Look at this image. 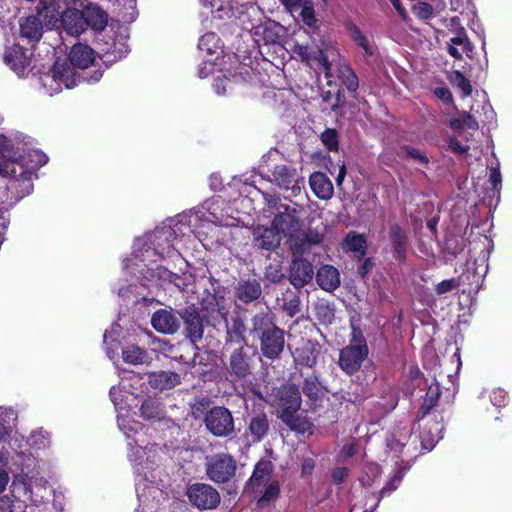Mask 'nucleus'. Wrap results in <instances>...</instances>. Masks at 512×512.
I'll list each match as a JSON object with an SVG mask.
<instances>
[{
	"mask_svg": "<svg viewBox=\"0 0 512 512\" xmlns=\"http://www.w3.org/2000/svg\"><path fill=\"white\" fill-rule=\"evenodd\" d=\"M272 479V465L268 461H260L255 466L253 474L249 481V487L254 493H261L262 488L271 483Z\"/></svg>",
	"mask_w": 512,
	"mask_h": 512,
	"instance_id": "aec40b11",
	"label": "nucleus"
},
{
	"mask_svg": "<svg viewBox=\"0 0 512 512\" xmlns=\"http://www.w3.org/2000/svg\"><path fill=\"white\" fill-rule=\"evenodd\" d=\"M198 48L203 58H214L215 62L223 53L221 41L215 33L203 35L199 40Z\"/></svg>",
	"mask_w": 512,
	"mask_h": 512,
	"instance_id": "bb28decb",
	"label": "nucleus"
},
{
	"mask_svg": "<svg viewBox=\"0 0 512 512\" xmlns=\"http://www.w3.org/2000/svg\"><path fill=\"white\" fill-rule=\"evenodd\" d=\"M296 412H281L282 421L290 427L291 430L298 433H312V424L304 416L296 415Z\"/></svg>",
	"mask_w": 512,
	"mask_h": 512,
	"instance_id": "f704fd0d",
	"label": "nucleus"
},
{
	"mask_svg": "<svg viewBox=\"0 0 512 512\" xmlns=\"http://www.w3.org/2000/svg\"><path fill=\"white\" fill-rule=\"evenodd\" d=\"M149 384L155 389H171L180 383L179 374L172 371L152 372L148 377Z\"/></svg>",
	"mask_w": 512,
	"mask_h": 512,
	"instance_id": "c756f323",
	"label": "nucleus"
},
{
	"mask_svg": "<svg viewBox=\"0 0 512 512\" xmlns=\"http://www.w3.org/2000/svg\"><path fill=\"white\" fill-rule=\"evenodd\" d=\"M4 61L18 75H23L29 65V58L19 45H13L5 51Z\"/></svg>",
	"mask_w": 512,
	"mask_h": 512,
	"instance_id": "4be33fe9",
	"label": "nucleus"
},
{
	"mask_svg": "<svg viewBox=\"0 0 512 512\" xmlns=\"http://www.w3.org/2000/svg\"><path fill=\"white\" fill-rule=\"evenodd\" d=\"M203 5L209 7L215 18L230 19L234 16L233 0H201Z\"/></svg>",
	"mask_w": 512,
	"mask_h": 512,
	"instance_id": "473e14b6",
	"label": "nucleus"
},
{
	"mask_svg": "<svg viewBox=\"0 0 512 512\" xmlns=\"http://www.w3.org/2000/svg\"><path fill=\"white\" fill-rule=\"evenodd\" d=\"M207 430L216 437H227L234 432V419L231 412L221 406L211 408L205 415Z\"/></svg>",
	"mask_w": 512,
	"mask_h": 512,
	"instance_id": "9d476101",
	"label": "nucleus"
},
{
	"mask_svg": "<svg viewBox=\"0 0 512 512\" xmlns=\"http://www.w3.org/2000/svg\"><path fill=\"white\" fill-rule=\"evenodd\" d=\"M187 335L192 342H197L203 336V323L200 315L194 310H186L183 316Z\"/></svg>",
	"mask_w": 512,
	"mask_h": 512,
	"instance_id": "2f4dec72",
	"label": "nucleus"
},
{
	"mask_svg": "<svg viewBox=\"0 0 512 512\" xmlns=\"http://www.w3.org/2000/svg\"><path fill=\"white\" fill-rule=\"evenodd\" d=\"M413 12L422 19H427L432 14V7L425 3V2H419L416 5L413 6Z\"/></svg>",
	"mask_w": 512,
	"mask_h": 512,
	"instance_id": "4d7b16f0",
	"label": "nucleus"
},
{
	"mask_svg": "<svg viewBox=\"0 0 512 512\" xmlns=\"http://www.w3.org/2000/svg\"><path fill=\"white\" fill-rule=\"evenodd\" d=\"M139 415L147 421H159L164 418V408L158 399L147 397L139 407Z\"/></svg>",
	"mask_w": 512,
	"mask_h": 512,
	"instance_id": "7c9ffc66",
	"label": "nucleus"
},
{
	"mask_svg": "<svg viewBox=\"0 0 512 512\" xmlns=\"http://www.w3.org/2000/svg\"><path fill=\"white\" fill-rule=\"evenodd\" d=\"M236 294L241 301L245 303L252 302L261 294L260 284L255 280L240 283L237 287Z\"/></svg>",
	"mask_w": 512,
	"mask_h": 512,
	"instance_id": "ea45409f",
	"label": "nucleus"
},
{
	"mask_svg": "<svg viewBox=\"0 0 512 512\" xmlns=\"http://www.w3.org/2000/svg\"><path fill=\"white\" fill-rule=\"evenodd\" d=\"M279 492V484L276 480H273L262 488V496L259 498V504L276 500L279 496Z\"/></svg>",
	"mask_w": 512,
	"mask_h": 512,
	"instance_id": "8fccbe9b",
	"label": "nucleus"
},
{
	"mask_svg": "<svg viewBox=\"0 0 512 512\" xmlns=\"http://www.w3.org/2000/svg\"><path fill=\"white\" fill-rule=\"evenodd\" d=\"M129 52L127 37L123 34L109 37L102 48V59L105 63H111L123 58Z\"/></svg>",
	"mask_w": 512,
	"mask_h": 512,
	"instance_id": "dca6fc26",
	"label": "nucleus"
},
{
	"mask_svg": "<svg viewBox=\"0 0 512 512\" xmlns=\"http://www.w3.org/2000/svg\"><path fill=\"white\" fill-rule=\"evenodd\" d=\"M120 326L113 324L109 330L104 333V344L106 345L107 355L110 359H113L117 354L118 343L116 342V336L119 335Z\"/></svg>",
	"mask_w": 512,
	"mask_h": 512,
	"instance_id": "a18cd8bd",
	"label": "nucleus"
},
{
	"mask_svg": "<svg viewBox=\"0 0 512 512\" xmlns=\"http://www.w3.org/2000/svg\"><path fill=\"white\" fill-rule=\"evenodd\" d=\"M123 384L113 386L110 389V397L118 412L117 424L118 428L123 432L128 440V459L132 463L134 472L138 477L153 482L155 477L153 472L160 465L163 448L156 443H146L144 438L134 439L144 425L135 420L124 406V402L128 399Z\"/></svg>",
	"mask_w": 512,
	"mask_h": 512,
	"instance_id": "f03ea898",
	"label": "nucleus"
},
{
	"mask_svg": "<svg viewBox=\"0 0 512 512\" xmlns=\"http://www.w3.org/2000/svg\"><path fill=\"white\" fill-rule=\"evenodd\" d=\"M473 46L464 29H461L447 43V51L455 59H462L463 54L472 52Z\"/></svg>",
	"mask_w": 512,
	"mask_h": 512,
	"instance_id": "cd10ccee",
	"label": "nucleus"
},
{
	"mask_svg": "<svg viewBox=\"0 0 512 512\" xmlns=\"http://www.w3.org/2000/svg\"><path fill=\"white\" fill-rule=\"evenodd\" d=\"M275 404L281 412H297L301 406L299 390L291 384L281 386L276 392Z\"/></svg>",
	"mask_w": 512,
	"mask_h": 512,
	"instance_id": "4468645a",
	"label": "nucleus"
},
{
	"mask_svg": "<svg viewBox=\"0 0 512 512\" xmlns=\"http://www.w3.org/2000/svg\"><path fill=\"white\" fill-rule=\"evenodd\" d=\"M186 495L192 505L199 509H214L220 503V495L212 486L204 483H195L187 488Z\"/></svg>",
	"mask_w": 512,
	"mask_h": 512,
	"instance_id": "9b49d317",
	"label": "nucleus"
},
{
	"mask_svg": "<svg viewBox=\"0 0 512 512\" xmlns=\"http://www.w3.org/2000/svg\"><path fill=\"white\" fill-rule=\"evenodd\" d=\"M435 95L445 103H451L453 100L450 90L446 87H438L434 91Z\"/></svg>",
	"mask_w": 512,
	"mask_h": 512,
	"instance_id": "680f3d73",
	"label": "nucleus"
},
{
	"mask_svg": "<svg viewBox=\"0 0 512 512\" xmlns=\"http://www.w3.org/2000/svg\"><path fill=\"white\" fill-rule=\"evenodd\" d=\"M506 394L503 390H496L491 395V401L494 405H502L505 402Z\"/></svg>",
	"mask_w": 512,
	"mask_h": 512,
	"instance_id": "338daca9",
	"label": "nucleus"
},
{
	"mask_svg": "<svg viewBox=\"0 0 512 512\" xmlns=\"http://www.w3.org/2000/svg\"><path fill=\"white\" fill-rule=\"evenodd\" d=\"M265 18L264 12L255 4L246 5L238 16L240 25L251 34L255 32L257 26H259Z\"/></svg>",
	"mask_w": 512,
	"mask_h": 512,
	"instance_id": "412c9836",
	"label": "nucleus"
},
{
	"mask_svg": "<svg viewBox=\"0 0 512 512\" xmlns=\"http://www.w3.org/2000/svg\"><path fill=\"white\" fill-rule=\"evenodd\" d=\"M153 328L163 334H174L180 327V317L172 309H159L151 317Z\"/></svg>",
	"mask_w": 512,
	"mask_h": 512,
	"instance_id": "ddd939ff",
	"label": "nucleus"
},
{
	"mask_svg": "<svg viewBox=\"0 0 512 512\" xmlns=\"http://www.w3.org/2000/svg\"><path fill=\"white\" fill-rule=\"evenodd\" d=\"M229 369L239 378H244L250 373L249 358L241 348L230 356Z\"/></svg>",
	"mask_w": 512,
	"mask_h": 512,
	"instance_id": "72a5a7b5",
	"label": "nucleus"
},
{
	"mask_svg": "<svg viewBox=\"0 0 512 512\" xmlns=\"http://www.w3.org/2000/svg\"><path fill=\"white\" fill-rule=\"evenodd\" d=\"M349 30L352 40L363 49L364 55L372 56L375 52V47L368 38L356 26H351Z\"/></svg>",
	"mask_w": 512,
	"mask_h": 512,
	"instance_id": "c03bdc74",
	"label": "nucleus"
},
{
	"mask_svg": "<svg viewBox=\"0 0 512 512\" xmlns=\"http://www.w3.org/2000/svg\"><path fill=\"white\" fill-rule=\"evenodd\" d=\"M402 477H403V475L401 474V472L397 471L395 473V475L390 479V481L387 484V486H385L381 490V496L385 495L388 492H391V491L395 490L398 487V485L400 484V482L402 480Z\"/></svg>",
	"mask_w": 512,
	"mask_h": 512,
	"instance_id": "052dcab7",
	"label": "nucleus"
},
{
	"mask_svg": "<svg viewBox=\"0 0 512 512\" xmlns=\"http://www.w3.org/2000/svg\"><path fill=\"white\" fill-rule=\"evenodd\" d=\"M272 176L274 183L280 188L290 191L292 196L300 194L304 184V177L296 168L286 164H279L274 167Z\"/></svg>",
	"mask_w": 512,
	"mask_h": 512,
	"instance_id": "f8f14e48",
	"label": "nucleus"
},
{
	"mask_svg": "<svg viewBox=\"0 0 512 512\" xmlns=\"http://www.w3.org/2000/svg\"><path fill=\"white\" fill-rule=\"evenodd\" d=\"M346 245L350 251L364 253L365 239L362 235L349 234L346 238Z\"/></svg>",
	"mask_w": 512,
	"mask_h": 512,
	"instance_id": "864d4df0",
	"label": "nucleus"
},
{
	"mask_svg": "<svg viewBox=\"0 0 512 512\" xmlns=\"http://www.w3.org/2000/svg\"><path fill=\"white\" fill-rule=\"evenodd\" d=\"M460 286L459 278H451L447 280H443L438 283L435 287V292L437 295H442L457 289Z\"/></svg>",
	"mask_w": 512,
	"mask_h": 512,
	"instance_id": "5fc2aeb1",
	"label": "nucleus"
},
{
	"mask_svg": "<svg viewBox=\"0 0 512 512\" xmlns=\"http://www.w3.org/2000/svg\"><path fill=\"white\" fill-rule=\"evenodd\" d=\"M348 474L347 468H336L333 470L332 478L337 484L342 483Z\"/></svg>",
	"mask_w": 512,
	"mask_h": 512,
	"instance_id": "0e129e2a",
	"label": "nucleus"
},
{
	"mask_svg": "<svg viewBox=\"0 0 512 512\" xmlns=\"http://www.w3.org/2000/svg\"><path fill=\"white\" fill-rule=\"evenodd\" d=\"M47 156L39 150H28L21 159L16 158L10 139L0 134V175L29 184L35 170L47 163Z\"/></svg>",
	"mask_w": 512,
	"mask_h": 512,
	"instance_id": "20e7f679",
	"label": "nucleus"
},
{
	"mask_svg": "<svg viewBox=\"0 0 512 512\" xmlns=\"http://www.w3.org/2000/svg\"><path fill=\"white\" fill-rule=\"evenodd\" d=\"M316 281L323 290L331 292L340 286V273L332 265H323L317 271Z\"/></svg>",
	"mask_w": 512,
	"mask_h": 512,
	"instance_id": "393cba45",
	"label": "nucleus"
},
{
	"mask_svg": "<svg viewBox=\"0 0 512 512\" xmlns=\"http://www.w3.org/2000/svg\"><path fill=\"white\" fill-rule=\"evenodd\" d=\"M315 468V461L312 458H305L302 463V474L310 475Z\"/></svg>",
	"mask_w": 512,
	"mask_h": 512,
	"instance_id": "774afa93",
	"label": "nucleus"
},
{
	"mask_svg": "<svg viewBox=\"0 0 512 512\" xmlns=\"http://www.w3.org/2000/svg\"><path fill=\"white\" fill-rule=\"evenodd\" d=\"M42 30V21L36 16H28L20 21L21 35L29 40H39L42 35Z\"/></svg>",
	"mask_w": 512,
	"mask_h": 512,
	"instance_id": "c9c22d12",
	"label": "nucleus"
},
{
	"mask_svg": "<svg viewBox=\"0 0 512 512\" xmlns=\"http://www.w3.org/2000/svg\"><path fill=\"white\" fill-rule=\"evenodd\" d=\"M317 355L318 351L309 342L297 348L293 353L296 363L306 367H312L316 364Z\"/></svg>",
	"mask_w": 512,
	"mask_h": 512,
	"instance_id": "4c0bfd02",
	"label": "nucleus"
},
{
	"mask_svg": "<svg viewBox=\"0 0 512 512\" xmlns=\"http://www.w3.org/2000/svg\"><path fill=\"white\" fill-rule=\"evenodd\" d=\"M253 235L255 245L266 250H273L278 247L282 237H284L272 224L270 228L258 226Z\"/></svg>",
	"mask_w": 512,
	"mask_h": 512,
	"instance_id": "a211bd4d",
	"label": "nucleus"
},
{
	"mask_svg": "<svg viewBox=\"0 0 512 512\" xmlns=\"http://www.w3.org/2000/svg\"><path fill=\"white\" fill-rule=\"evenodd\" d=\"M122 357L126 363L132 365H140L148 361L147 352L136 345L125 347L122 350Z\"/></svg>",
	"mask_w": 512,
	"mask_h": 512,
	"instance_id": "a19ab883",
	"label": "nucleus"
},
{
	"mask_svg": "<svg viewBox=\"0 0 512 512\" xmlns=\"http://www.w3.org/2000/svg\"><path fill=\"white\" fill-rule=\"evenodd\" d=\"M253 329L261 338L263 355L269 359L277 358L284 347L283 331L274 326L266 314H259L253 318Z\"/></svg>",
	"mask_w": 512,
	"mask_h": 512,
	"instance_id": "39448f33",
	"label": "nucleus"
},
{
	"mask_svg": "<svg viewBox=\"0 0 512 512\" xmlns=\"http://www.w3.org/2000/svg\"><path fill=\"white\" fill-rule=\"evenodd\" d=\"M269 427L270 424L266 413L256 412L250 417L248 435L253 442H259L266 436Z\"/></svg>",
	"mask_w": 512,
	"mask_h": 512,
	"instance_id": "a878e982",
	"label": "nucleus"
},
{
	"mask_svg": "<svg viewBox=\"0 0 512 512\" xmlns=\"http://www.w3.org/2000/svg\"><path fill=\"white\" fill-rule=\"evenodd\" d=\"M202 209L206 211H191L137 238L134 242L132 257L124 262L125 269L136 270L149 281H172L173 274L167 268L152 265L164 256H173L178 238L188 234L200 237L206 234L205 227L209 224L227 227L239 224L238 218L223 212L218 200L206 202Z\"/></svg>",
	"mask_w": 512,
	"mask_h": 512,
	"instance_id": "f257e3e1",
	"label": "nucleus"
},
{
	"mask_svg": "<svg viewBox=\"0 0 512 512\" xmlns=\"http://www.w3.org/2000/svg\"><path fill=\"white\" fill-rule=\"evenodd\" d=\"M263 197L268 208L274 213L273 227L284 237L289 238L292 254H305L311 245L321 242L319 234L309 236L302 231L296 204L283 202L278 195L274 194L263 193Z\"/></svg>",
	"mask_w": 512,
	"mask_h": 512,
	"instance_id": "7ed1b4c3",
	"label": "nucleus"
},
{
	"mask_svg": "<svg viewBox=\"0 0 512 512\" xmlns=\"http://www.w3.org/2000/svg\"><path fill=\"white\" fill-rule=\"evenodd\" d=\"M292 51L313 69L323 70L326 78L333 76V62L339 58V53L334 47L325 46L313 50L309 46L295 44Z\"/></svg>",
	"mask_w": 512,
	"mask_h": 512,
	"instance_id": "0eeeda50",
	"label": "nucleus"
},
{
	"mask_svg": "<svg viewBox=\"0 0 512 512\" xmlns=\"http://www.w3.org/2000/svg\"><path fill=\"white\" fill-rule=\"evenodd\" d=\"M315 313L317 319L323 324H331L335 317L334 308L325 301L315 304Z\"/></svg>",
	"mask_w": 512,
	"mask_h": 512,
	"instance_id": "49530a36",
	"label": "nucleus"
},
{
	"mask_svg": "<svg viewBox=\"0 0 512 512\" xmlns=\"http://www.w3.org/2000/svg\"><path fill=\"white\" fill-rule=\"evenodd\" d=\"M309 185L319 199L329 200L333 197V184L324 173L314 172L309 178Z\"/></svg>",
	"mask_w": 512,
	"mask_h": 512,
	"instance_id": "5701e85b",
	"label": "nucleus"
},
{
	"mask_svg": "<svg viewBox=\"0 0 512 512\" xmlns=\"http://www.w3.org/2000/svg\"><path fill=\"white\" fill-rule=\"evenodd\" d=\"M281 33L282 26L266 17L264 21L257 26V29L252 36L258 43L263 42L264 44H273L279 41Z\"/></svg>",
	"mask_w": 512,
	"mask_h": 512,
	"instance_id": "f3484780",
	"label": "nucleus"
},
{
	"mask_svg": "<svg viewBox=\"0 0 512 512\" xmlns=\"http://www.w3.org/2000/svg\"><path fill=\"white\" fill-rule=\"evenodd\" d=\"M367 356L366 339L359 328L352 326L349 344L340 350L338 364L345 373L352 375L360 369Z\"/></svg>",
	"mask_w": 512,
	"mask_h": 512,
	"instance_id": "423d86ee",
	"label": "nucleus"
},
{
	"mask_svg": "<svg viewBox=\"0 0 512 512\" xmlns=\"http://www.w3.org/2000/svg\"><path fill=\"white\" fill-rule=\"evenodd\" d=\"M452 81L461 91L463 96H469L472 93L470 81L459 71H455Z\"/></svg>",
	"mask_w": 512,
	"mask_h": 512,
	"instance_id": "603ef678",
	"label": "nucleus"
},
{
	"mask_svg": "<svg viewBox=\"0 0 512 512\" xmlns=\"http://www.w3.org/2000/svg\"><path fill=\"white\" fill-rule=\"evenodd\" d=\"M398 154L400 156H408L422 164L428 163V158L422 151L408 145L401 146Z\"/></svg>",
	"mask_w": 512,
	"mask_h": 512,
	"instance_id": "3c124183",
	"label": "nucleus"
},
{
	"mask_svg": "<svg viewBox=\"0 0 512 512\" xmlns=\"http://www.w3.org/2000/svg\"><path fill=\"white\" fill-rule=\"evenodd\" d=\"M69 60L74 67L86 69L95 61V52L88 45L79 43L72 47Z\"/></svg>",
	"mask_w": 512,
	"mask_h": 512,
	"instance_id": "b1692460",
	"label": "nucleus"
},
{
	"mask_svg": "<svg viewBox=\"0 0 512 512\" xmlns=\"http://www.w3.org/2000/svg\"><path fill=\"white\" fill-rule=\"evenodd\" d=\"M337 73L338 78L349 91L355 92L357 90L359 86L358 77L349 66L339 63Z\"/></svg>",
	"mask_w": 512,
	"mask_h": 512,
	"instance_id": "79ce46f5",
	"label": "nucleus"
},
{
	"mask_svg": "<svg viewBox=\"0 0 512 512\" xmlns=\"http://www.w3.org/2000/svg\"><path fill=\"white\" fill-rule=\"evenodd\" d=\"M214 89L218 95H223L228 89H231V81L223 76L215 79Z\"/></svg>",
	"mask_w": 512,
	"mask_h": 512,
	"instance_id": "13d9d810",
	"label": "nucleus"
},
{
	"mask_svg": "<svg viewBox=\"0 0 512 512\" xmlns=\"http://www.w3.org/2000/svg\"><path fill=\"white\" fill-rule=\"evenodd\" d=\"M321 140L329 150H337L338 139L337 134L334 130L327 129L326 131H324L321 135Z\"/></svg>",
	"mask_w": 512,
	"mask_h": 512,
	"instance_id": "6e6d98bb",
	"label": "nucleus"
},
{
	"mask_svg": "<svg viewBox=\"0 0 512 512\" xmlns=\"http://www.w3.org/2000/svg\"><path fill=\"white\" fill-rule=\"evenodd\" d=\"M0 512H13V501L10 497H0Z\"/></svg>",
	"mask_w": 512,
	"mask_h": 512,
	"instance_id": "69168bd1",
	"label": "nucleus"
},
{
	"mask_svg": "<svg viewBox=\"0 0 512 512\" xmlns=\"http://www.w3.org/2000/svg\"><path fill=\"white\" fill-rule=\"evenodd\" d=\"M300 16L305 25L310 28L316 27L317 18L315 15L314 5L311 0H304L301 3Z\"/></svg>",
	"mask_w": 512,
	"mask_h": 512,
	"instance_id": "de8ad7c7",
	"label": "nucleus"
},
{
	"mask_svg": "<svg viewBox=\"0 0 512 512\" xmlns=\"http://www.w3.org/2000/svg\"><path fill=\"white\" fill-rule=\"evenodd\" d=\"M204 63L199 67L198 75L200 78H206L214 70V66L217 64L214 58H204Z\"/></svg>",
	"mask_w": 512,
	"mask_h": 512,
	"instance_id": "bf43d9fd",
	"label": "nucleus"
},
{
	"mask_svg": "<svg viewBox=\"0 0 512 512\" xmlns=\"http://www.w3.org/2000/svg\"><path fill=\"white\" fill-rule=\"evenodd\" d=\"M462 119H463L464 127L468 128V129H472V130L478 129V122L476 121V119L474 118L473 115H471L467 112H464L462 114Z\"/></svg>",
	"mask_w": 512,
	"mask_h": 512,
	"instance_id": "e2e57ef3",
	"label": "nucleus"
},
{
	"mask_svg": "<svg viewBox=\"0 0 512 512\" xmlns=\"http://www.w3.org/2000/svg\"><path fill=\"white\" fill-rule=\"evenodd\" d=\"M236 462L226 453L215 454L207 458L205 468L208 478L215 483H226L236 472Z\"/></svg>",
	"mask_w": 512,
	"mask_h": 512,
	"instance_id": "1a4fd4ad",
	"label": "nucleus"
},
{
	"mask_svg": "<svg viewBox=\"0 0 512 512\" xmlns=\"http://www.w3.org/2000/svg\"><path fill=\"white\" fill-rule=\"evenodd\" d=\"M44 92L50 96L62 91L63 87L72 88L76 85L74 69L66 61H56L52 69L39 77Z\"/></svg>",
	"mask_w": 512,
	"mask_h": 512,
	"instance_id": "6e6552de",
	"label": "nucleus"
},
{
	"mask_svg": "<svg viewBox=\"0 0 512 512\" xmlns=\"http://www.w3.org/2000/svg\"><path fill=\"white\" fill-rule=\"evenodd\" d=\"M86 27L89 26L95 31L103 30L108 23L107 13L96 5H88L83 9Z\"/></svg>",
	"mask_w": 512,
	"mask_h": 512,
	"instance_id": "c85d7f7f",
	"label": "nucleus"
},
{
	"mask_svg": "<svg viewBox=\"0 0 512 512\" xmlns=\"http://www.w3.org/2000/svg\"><path fill=\"white\" fill-rule=\"evenodd\" d=\"M390 239L394 246L396 257L404 259L408 242L405 232L398 225H393L390 228Z\"/></svg>",
	"mask_w": 512,
	"mask_h": 512,
	"instance_id": "58836bf2",
	"label": "nucleus"
},
{
	"mask_svg": "<svg viewBox=\"0 0 512 512\" xmlns=\"http://www.w3.org/2000/svg\"><path fill=\"white\" fill-rule=\"evenodd\" d=\"M442 430L443 427L437 421L431 422L428 427H426L421 435V443L424 449L430 451L435 445L438 443L440 439H442Z\"/></svg>",
	"mask_w": 512,
	"mask_h": 512,
	"instance_id": "e433bc0d",
	"label": "nucleus"
},
{
	"mask_svg": "<svg viewBox=\"0 0 512 512\" xmlns=\"http://www.w3.org/2000/svg\"><path fill=\"white\" fill-rule=\"evenodd\" d=\"M27 443L36 449H44L50 444L49 434L42 429L36 430L31 433Z\"/></svg>",
	"mask_w": 512,
	"mask_h": 512,
	"instance_id": "09e8293b",
	"label": "nucleus"
},
{
	"mask_svg": "<svg viewBox=\"0 0 512 512\" xmlns=\"http://www.w3.org/2000/svg\"><path fill=\"white\" fill-rule=\"evenodd\" d=\"M62 25L65 31L72 36H79L86 29V22L83 10L69 8L64 11L61 17Z\"/></svg>",
	"mask_w": 512,
	"mask_h": 512,
	"instance_id": "6ab92c4d",
	"label": "nucleus"
},
{
	"mask_svg": "<svg viewBox=\"0 0 512 512\" xmlns=\"http://www.w3.org/2000/svg\"><path fill=\"white\" fill-rule=\"evenodd\" d=\"M303 254H293V261L290 268V282L296 288H301L308 284L313 277V267L311 263L302 259Z\"/></svg>",
	"mask_w": 512,
	"mask_h": 512,
	"instance_id": "2eb2a0df",
	"label": "nucleus"
},
{
	"mask_svg": "<svg viewBox=\"0 0 512 512\" xmlns=\"http://www.w3.org/2000/svg\"><path fill=\"white\" fill-rule=\"evenodd\" d=\"M303 393L312 401L319 400L324 395V388L315 376L305 378Z\"/></svg>",
	"mask_w": 512,
	"mask_h": 512,
	"instance_id": "37998d69",
	"label": "nucleus"
}]
</instances>
